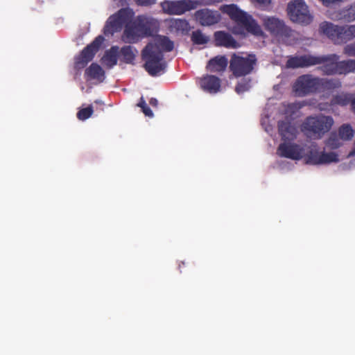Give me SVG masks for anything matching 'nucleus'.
Here are the masks:
<instances>
[{"instance_id":"nucleus-30","label":"nucleus","mask_w":355,"mask_h":355,"mask_svg":"<svg viewBox=\"0 0 355 355\" xmlns=\"http://www.w3.org/2000/svg\"><path fill=\"white\" fill-rule=\"evenodd\" d=\"M191 40L194 44H206L209 42V37L204 35L200 30H196L192 32Z\"/></svg>"},{"instance_id":"nucleus-38","label":"nucleus","mask_w":355,"mask_h":355,"mask_svg":"<svg viewBox=\"0 0 355 355\" xmlns=\"http://www.w3.org/2000/svg\"><path fill=\"white\" fill-rule=\"evenodd\" d=\"M327 144L332 147L333 148H337L339 147L340 144L338 141V139H333V138H329V141H328V143Z\"/></svg>"},{"instance_id":"nucleus-13","label":"nucleus","mask_w":355,"mask_h":355,"mask_svg":"<svg viewBox=\"0 0 355 355\" xmlns=\"http://www.w3.org/2000/svg\"><path fill=\"white\" fill-rule=\"evenodd\" d=\"M198 6V2L196 0L165 1L161 3V7L165 13L178 15L194 10Z\"/></svg>"},{"instance_id":"nucleus-27","label":"nucleus","mask_w":355,"mask_h":355,"mask_svg":"<svg viewBox=\"0 0 355 355\" xmlns=\"http://www.w3.org/2000/svg\"><path fill=\"white\" fill-rule=\"evenodd\" d=\"M171 26L177 32H180L182 34L187 33L190 30L189 23L186 19H174L171 22Z\"/></svg>"},{"instance_id":"nucleus-42","label":"nucleus","mask_w":355,"mask_h":355,"mask_svg":"<svg viewBox=\"0 0 355 355\" xmlns=\"http://www.w3.org/2000/svg\"><path fill=\"white\" fill-rule=\"evenodd\" d=\"M351 110L355 114V96L354 95L352 100Z\"/></svg>"},{"instance_id":"nucleus-36","label":"nucleus","mask_w":355,"mask_h":355,"mask_svg":"<svg viewBox=\"0 0 355 355\" xmlns=\"http://www.w3.org/2000/svg\"><path fill=\"white\" fill-rule=\"evenodd\" d=\"M343 53L347 56H355V43L349 44L344 47Z\"/></svg>"},{"instance_id":"nucleus-2","label":"nucleus","mask_w":355,"mask_h":355,"mask_svg":"<svg viewBox=\"0 0 355 355\" xmlns=\"http://www.w3.org/2000/svg\"><path fill=\"white\" fill-rule=\"evenodd\" d=\"M157 29L158 22L156 19L146 15H138L125 24L123 40L126 43L135 44L143 38L152 36Z\"/></svg>"},{"instance_id":"nucleus-26","label":"nucleus","mask_w":355,"mask_h":355,"mask_svg":"<svg viewBox=\"0 0 355 355\" xmlns=\"http://www.w3.org/2000/svg\"><path fill=\"white\" fill-rule=\"evenodd\" d=\"M135 51L137 52L136 49L131 46H123L120 50L123 61L127 64L133 63L136 56Z\"/></svg>"},{"instance_id":"nucleus-9","label":"nucleus","mask_w":355,"mask_h":355,"mask_svg":"<svg viewBox=\"0 0 355 355\" xmlns=\"http://www.w3.org/2000/svg\"><path fill=\"white\" fill-rule=\"evenodd\" d=\"M287 12L291 20L295 23L308 25L313 20L309 7L303 0H293L289 2Z\"/></svg>"},{"instance_id":"nucleus-31","label":"nucleus","mask_w":355,"mask_h":355,"mask_svg":"<svg viewBox=\"0 0 355 355\" xmlns=\"http://www.w3.org/2000/svg\"><path fill=\"white\" fill-rule=\"evenodd\" d=\"M340 137L343 140H350L354 134V131L349 124H344L338 130Z\"/></svg>"},{"instance_id":"nucleus-15","label":"nucleus","mask_w":355,"mask_h":355,"mask_svg":"<svg viewBox=\"0 0 355 355\" xmlns=\"http://www.w3.org/2000/svg\"><path fill=\"white\" fill-rule=\"evenodd\" d=\"M195 18L201 26H210L218 24L221 19V15L217 10L202 8L195 12Z\"/></svg>"},{"instance_id":"nucleus-25","label":"nucleus","mask_w":355,"mask_h":355,"mask_svg":"<svg viewBox=\"0 0 355 355\" xmlns=\"http://www.w3.org/2000/svg\"><path fill=\"white\" fill-rule=\"evenodd\" d=\"M338 19L351 22L355 20V2L340 10L337 15Z\"/></svg>"},{"instance_id":"nucleus-18","label":"nucleus","mask_w":355,"mask_h":355,"mask_svg":"<svg viewBox=\"0 0 355 355\" xmlns=\"http://www.w3.org/2000/svg\"><path fill=\"white\" fill-rule=\"evenodd\" d=\"M147 45L151 46V50L156 53H163L164 52H171L174 48V43L167 36L157 35L153 42H149Z\"/></svg>"},{"instance_id":"nucleus-33","label":"nucleus","mask_w":355,"mask_h":355,"mask_svg":"<svg viewBox=\"0 0 355 355\" xmlns=\"http://www.w3.org/2000/svg\"><path fill=\"white\" fill-rule=\"evenodd\" d=\"M251 79L243 78L239 81L235 87V91L237 94H243L248 91L251 87Z\"/></svg>"},{"instance_id":"nucleus-6","label":"nucleus","mask_w":355,"mask_h":355,"mask_svg":"<svg viewBox=\"0 0 355 355\" xmlns=\"http://www.w3.org/2000/svg\"><path fill=\"white\" fill-rule=\"evenodd\" d=\"M150 49V45H146L141 51V58L144 61V68L150 76H158L165 72L166 63L164 53H157Z\"/></svg>"},{"instance_id":"nucleus-32","label":"nucleus","mask_w":355,"mask_h":355,"mask_svg":"<svg viewBox=\"0 0 355 355\" xmlns=\"http://www.w3.org/2000/svg\"><path fill=\"white\" fill-rule=\"evenodd\" d=\"M339 162L338 155L334 152L324 153L322 152L320 155V164L337 163Z\"/></svg>"},{"instance_id":"nucleus-4","label":"nucleus","mask_w":355,"mask_h":355,"mask_svg":"<svg viewBox=\"0 0 355 355\" xmlns=\"http://www.w3.org/2000/svg\"><path fill=\"white\" fill-rule=\"evenodd\" d=\"M333 124L334 119L330 116L323 114L310 116L305 119L301 129L306 137L320 139L329 131Z\"/></svg>"},{"instance_id":"nucleus-3","label":"nucleus","mask_w":355,"mask_h":355,"mask_svg":"<svg viewBox=\"0 0 355 355\" xmlns=\"http://www.w3.org/2000/svg\"><path fill=\"white\" fill-rule=\"evenodd\" d=\"M223 12L228 15L230 19L237 24L243 27L248 33L257 37L263 35L261 26L252 16L241 10L236 5L225 6Z\"/></svg>"},{"instance_id":"nucleus-14","label":"nucleus","mask_w":355,"mask_h":355,"mask_svg":"<svg viewBox=\"0 0 355 355\" xmlns=\"http://www.w3.org/2000/svg\"><path fill=\"white\" fill-rule=\"evenodd\" d=\"M304 149L300 145L291 142L281 143L277 149V154L281 157L299 160L303 157Z\"/></svg>"},{"instance_id":"nucleus-16","label":"nucleus","mask_w":355,"mask_h":355,"mask_svg":"<svg viewBox=\"0 0 355 355\" xmlns=\"http://www.w3.org/2000/svg\"><path fill=\"white\" fill-rule=\"evenodd\" d=\"M342 87V82L338 78L318 77V93H324V96H329Z\"/></svg>"},{"instance_id":"nucleus-22","label":"nucleus","mask_w":355,"mask_h":355,"mask_svg":"<svg viewBox=\"0 0 355 355\" xmlns=\"http://www.w3.org/2000/svg\"><path fill=\"white\" fill-rule=\"evenodd\" d=\"M119 51V48L117 46H113L105 51L102 60L109 68H112L117 64Z\"/></svg>"},{"instance_id":"nucleus-7","label":"nucleus","mask_w":355,"mask_h":355,"mask_svg":"<svg viewBox=\"0 0 355 355\" xmlns=\"http://www.w3.org/2000/svg\"><path fill=\"white\" fill-rule=\"evenodd\" d=\"M257 63L254 54L249 53L245 56L233 53L230 61V70L236 77L245 76L250 74Z\"/></svg>"},{"instance_id":"nucleus-17","label":"nucleus","mask_w":355,"mask_h":355,"mask_svg":"<svg viewBox=\"0 0 355 355\" xmlns=\"http://www.w3.org/2000/svg\"><path fill=\"white\" fill-rule=\"evenodd\" d=\"M214 39L216 46H223L227 49L239 47V44L232 35L223 31H216L214 34Z\"/></svg>"},{"instance_id":"nucleus-23","label":"nucleus","mask_w":355,"mask_h":355,"mask_svg":"<svg viewBox=\"0 0 355 355\" xmlns=\"http://www.w3.org/2000/svg\"><path fill=\"white\" fill-rule=\"evenodd\" d=\"M353 94L347 92H342L332 96L330 100V105L345 107L352 105Z\"/></svg>"},{"instance_id":"nucleus-1","label":"nucleus","mask_w":355,"mask_h":355,"mask_svg":"<svg viewBox=\"0 0 355 355\" xmlns=\"http://www.w3.org/2000/svg\"><path fill=\"white\" fill-rule=\"evenodd\" d=\"M339 58V55L336 53L322 55L305 54L289 58L286 62V66L288 68L297 69L320 65L319 69L324 75H340Z\"/></svg>"},{"instance_id":"nucleus-34","label":"nucleus","mask_w":355,"mask_h":355,"mask_svg":"<svg viewBox=\"0 0 355 355\" xmlns=\"http://www.w3.org/2000/svg\"><path fill=\"white\" fill-rule=\"evenodd\" d=\"M93 112L92 106L89 105L87 107L80 110L77 113V118L79 120L85 121L92 115Z\"/></svg>"},{"instance_id":"nucleus-19","label":"nucleus","mask_w":355,"mask_h":355,"mask_svg":"<svg viewBox=\"0 0 355 355\" xmlns=\"http://www.w3.org/2000/svg\"><path fill=\"white\" fill-rule=\"evenodd\" d=\"M201 88L209 93L214 94L218 92L220 88V80L213 75H207L200 80Z\"/></svg>"},{"instance_id":"nucleus-11","label":"nucleus","mask_w":355,"mask_h":355,"mask_svg":"<svg viewBox=\"0 0 355 355\" xmlns=\"http://www.w3.org/2000/svg\"><path fill=\"white\" fill-rule=\"evenodd\" d=\"M132 17V13L128 9H120L108 17L103 28V33L107 36L120 32L123 26H125Z\"/></svg>"},{"instance_id":"nucleus-10","label":"nucleus","mask_w":355,"mask_h":355,"mask_svg":"<svg viewBox=\"0 0 355 355\" xmlns=\"http://www.w3.org/2000/svg\"><path fill=\"white\" fill-rule=\"evenodd\" d=\"M105 39L103 36H97L94 41L85 46L74 58V69L77 71L84 69L93 60L99 51Z\"/></svg>"},{"instance_id":"nucleus-37","label":"nucleus","mask_w":355,"mask_h":355,"mask_svg":"<svg viewBox=\"0 0 355 355\" xmlns=\"http://www.w3.org/2000/svg\"><path fill=\"white\" fill-rule=\"evenodd\" d=\"M137 5L141 6H150L155 4L157 0H134Z\"/></svg>"},{"instance_id":"nucleus-40","label":"nucleus","mask_w":355,"mask_h":355,"mask_svg":"<svg viewBox=\"0 0 355 355\" xmlns=\"http://www.w3.org/2000/svg\"><path fill=\"white\" fill-rule=\"evenodd\" d=\"M261 6H268L270 4L271 0H253Z\"/></svg>"},{"instance_id":"nucleus-35","label":"nucleus","mask_w":355,"mask_h":355,"mask_svg":"<svg viewBox=\"0 0 355 355\" xmlns=\"http://www.w3.org/2000/svg\"><path fill=\"white\" fill-rule=\"evenodd\" d=\"M137 106L141 108L143 113L149 117L153 116V111L147 105L145 99L143 96L141 97L139 103H137Z\"/></svg>"},{"instance_id":"nucleus-39","label":"nucleus","mask_w":355,"mask_h":355,"mask_svg":"<svg viewBox=\"0 0 355 355\" xmlns=\"http://www.w3.org/2000/svg\"><path fill=\"white\" fill-rule=\"evenodd\" d=\"M322 4L325 6H329L332 4H334L338 1H340L341 0H320Z\"/></svg>"},{"instance_id":"nucleus-5","label":"nucleus","mask_w":355,"mask_h":355,"mask_svg":"<svg viewBox=\"0 0 355 355\" xmlns=\"http://www.w3.org/2000/svg\"><path fill=\"white\" fill-rule=\"evenodd\" d=\"M320 31L335 44H345L355 38V24L338 26L324 21L320 25Z\"/></svg>"},{"instance_id":"nucleus-43","label":"nucleus","mask_w":355,"mask_h":355,"mask_svg":"<svg viewBox=\"0 0 355 355\" xmlns=\"http://www.w3.org/2000/svg\"><path fill=\"white\" fill-rule=\"evenodd\" d=\"M185 263L184 261H182L181 263L179 264V268H181L182 266H184Z\"/></svg>"},{"instance_id":"nucleus-28","label":"nucleus","mask_w":355,"mask_h":355,"mask_svg":"<svg viewBox=\"0 0 355 355\" xmlns=\"http://www.w3.org/2000/svg\"><path fill=\"white\" fill-rule=\"evenodd\" d=\"M320 155L316 148L311 149L304 156L305 162L308 164L318 165L320 164Z\"/></svg>"},{"instance_id":"nucleus-21","label":"nucleus","mask_w":355,"mask_h":355,"mask_svg":"<svg viewBox=\"0 0 355 355\" xmlns=\"http://www.w3.org/2000/svg\"><path fill=\"white\" fill-rule=\"evenodd\" d=\"M227 64L228 60L225 55H217L209 60L207 69L211 72H222L226 69Z\"/></svg>"},{"instance_id":"nucleus-29","label":"nucleus","mask_w":355,"mask_h":355,"mask_svg":"<svg viewBox=\"0 0 355 355\" xmlns=\"http://www.w3.org/2000/svg\"><path fill=\"white\" fill-rule=\"evenodd\" d=\"M340 75L355 72V60H347L339 62Z\"/></svg>"},{"instance_id":"nucleus-8","label":"nucleus","mask_w":355,"mask_h":355,"mask_svg":"<svg viewBox=\"0 0 355 355\" xmlns=\"http://www.w3.org/2000/svg\"><path fill=\"white\" fill-rule=\"evenodd\" d=\"M293 92L298 97L318 93V77L311 74L300 76L293 85Z\"/></svg>"},{"instance_id":"nucleus-41","label":"nucleus","mask_w":355,"mask_h":355,"mask_svg":"<svg viewBox=\"0 0 355 355\" xmlns=\"http://www.w3.org/2000/svg\"><path fill=\"white\" fill-rule=\"evenodd\" d=\"M149 103L153 107H157L158 104V101L155 98H151L149 101Z\"/></svg>"},{"instance_id":"nucleus-12","label":"nucleus","mask_w":355,"mask_h":355,"mask_svg":"<svg viewBox=\"0 0 355 355\" xmlns=\"http://www.w3.org/2000/svg\"><path fill=\"white\" fill-rule=\"evenodd\" d=\"M263 24L267 31L272 35L288 39L293 35V30L286 26L284 21L274 17H266L263 20Z\"/></svg>"},{"instance_id":"nucleus-24","label":"nucleus","mask_w":355,"mask_h":355,"mask_svg":"<svg viewBox=\"0 0 355 355\" xmlns=\"http://www.w3.org/2000/svg\"><path fill=\"white\" fill-rule=\"evenodd\" d=\"M278 132L282 137V140L286 141L293 137L294 135V128L291 125V122L286 120L278 121Z\"/></svg>"},{"instance_id":"nucleus-20","label":"nucleus","mask_w":355,"mask_h":355,"mask_svg":"<svg viewBox=\"0 0 355 355\" xmlns=\"http://www.w3.org/2000/svg\"><path fill=\"white\" fill-rule=\"evenodd\" d=\"M85 77L87 80H96L99 83H102L105 80V73L99 64L94 62L85 69Z\"/></svg>"}]
</instances>
